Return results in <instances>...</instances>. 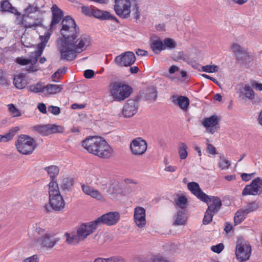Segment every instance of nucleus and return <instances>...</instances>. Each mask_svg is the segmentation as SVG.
Listing matches in <instances>:
<instances>
[{"label":"nucleus","mask_w":262,"mask_h":262,"mask_svg":"<svg viewBox=\"0 0 262 262\" xmlns=\"http://www.w3.org/2000/svg\"><path fill=\"white\" fill-rule=\"evenodd\" d=\"M34 128L42 136H48L57 133H62L64 131L62 126L55 124L39 125L35 126Z\"/></svg>","instance_id":"9b49d317"},{"label":"nucleus","mask_w":262,"mask_h":262,"mask_svg":"<svg viewBox=\"0 0 262 262\" xmlns=\"http://www.w3.org/2000/svg\"><path fill=\"white\" fill-rule=\"evenodd\" d=\"M107 262H126L125 260L120 256H112L107 258Z\"/></svg>","instance_id":"5fc2aeb1"},{"label":"nucleus","mask_w":262,"mask_h":262,"mask_svg":"<svg viewBox=\"0 0 262 262\" xmlns=\"http://www.w3.org/2000/svg\"><path fill=\"white\" fill-rule=\"evenodd\" d=\"M136 61V57L133 52L127 51L117 56L115 63L120 67H128L132 65Z\"/></svg>","instance_id":"9d476101"},{"label":"nucleus","mask_w":262,"mask_h":262,"mask_svg":"<svg viewBox=\"0 0 262 262\" xmlns=\"http://www.w3.org/2000/svg\"><path fill=\"white\" fill-rule=\"evenodd\" d=\"M7 107L13 117H18L22 115L21 111L18 109L13 103L8 104Z\"/></svg>","instance_id":"79ce46f5"},{"label":"nucleus","mask_w":262,"mask_h":262,"mask_svg":"<svg viewBox=\"0 0 262 262\" xmlns=\"http://www.w3.org/2000/svg\"><path fill=\"white\" fill-rule=\"evenodd\" d=\"M51 34L52 31H48L45 33L43 35H40L39 36L40 43L38 44L37 50L35 51L37 56H41L42 54L43 50L50 39Z\"/></svg>","instance_id":"4be33fe9"},{"label":"nucleus","mask_w":262,"mask_h":262,"mask_svg":"<svg viewBox=\"0 0 262 262\" xmlns=\"http://www.w3.org/2000/svg\"><path fill=\"white\" fill-rule=\"evenodd\" d=\"M251 246L245 240L238 239L236 243L235 254L236 259L239 262L248 260L251 254Z\"/></svg>","instance_id":"0eeeda50"},{"label":"nucleus","mask_w":262,"mask_h":262,"mask_svg":"<svg viewBox=\"0 0 262 262\" xmlns=\"http://www.w3.org/2000/svg\"><path fill=\"white\" fill-rule=\"evenodd\" d=\"M81 12L86 15H91L92 14V8L86 6H81Z\"/></svg>","instance_id":"13d9d810"},{"label":"nucleus","mask_w":262,"mask_h":262,"mask_svg":"<svg viewBox=\"0 0 262 262\" xmlns=\"http://www.w3.org/2000/svg\"><path fill=\"white\" fill-rule=\"evenodd\" d=\"M60 30L62 37L59 41L61 59L67 61L75 59L77 54L86 50L91 42V38L82 35L78 38L80 30L75 20L66 16L62 21Z\"/></svg>","instance_id":"f257e3e1"},{"label":"nucleus","mask_w":262,"mask_h":262,"mask_svg":"<svg viewBox=\"0 0 262 262\" xmlns=\"http://www.w3.org/2000/svg\"><path fill=\"white\" fill-rule=\"evenodd\" d=\"M254 88L258 91H262V83H255L253 85Z\"/></svg>","instance_id":"774afa93"},{"label":"nucleus","mask_w":262,"mask_h":262,"mask_svg":"<svg viewBox=\"0 0 262 262\" xmlns=\"http://www.w3.org/2000/svg\"><path fill=\"white\" fill-rule=\"evenodd\" d=\"M81 189L85 194L90 195L93 198L99 200L103 199L102 195L97 190L89 185L82 184Z\"/></svg>","instance_id":"393cba45"},{"label":"nucleus","mask_w":262,"mask_h":262,"mask_svg":"<svg viewBox=\"0 0 262 262\" xmlns=\"http://www.w3.org/2000/svg\"><path fill=\"white\" fill-rule=\"evenodd\" d=\"M152 262H169V261L162 255L158 254L154 256Z\"/></svg>","instance_id":"3c124183"},{"label":"nucleus","mask_w":262,"mask_h":262,"mask_svg":"<svg viewBox=\"0 0 262 262\" xmlns=\"http://www.w3.org/2000/svg\"><path fill=\"white\" fill-rule=\"evenodd\" d=\"M231 49L232 51L236 54L239 53L242 54H246V51L243 50L241 46L237 43H233L231 46Z\"/></svg>","instance_id":"09e8293b"},{"label":"nucleus","mask_w":262,"mask_h":262,"mask_svg":"<svg viewBox=\"0 0 262 262\" xmlns=\"http://www.w3.org/2000/svg\"><path fill=\"white\" fill-rule=\"evenodd\" d=\"M120 214L119 212H110L103 214L95 220L97 225L102 223L108 226H112L116 224L120 220Z\"/></svg>","instance_id":"ddd939ff"},{"label":"nucleus","mask_w":262,"mask_h":262,"mask_svg":"<svg viewBox=\"0 0 262 262\" xmlns=\"http://www.w3.org/2000/svg\"><path fill=\"white\" fill-rule=\"evenodd\" d=\"M239 97L242 99H244L245 98L252 100L254 98V92L251 87L246 84L244 86L241 88L238 91Z\"/></svg>","instance_id":"bb28decb"},{"label":"nucleus","mask_w":262,"mask_h":262,"mask_svg":"<svg viewBox=\"0 0 262 262\" xmlns=\"http://www.w3.org/2000/svg\"><path fill=\"white\" fill-rule=\"evenodd\" d=\"M163 50H172L174 49L177 46L176 41L173 39L170 38H167L165 39L163 42Z\"/></svg>","instance_id":"37998d69"},{"label":"nucleus","mask_w":262,"mask_h":262,"mask_svg":"<svg viewBox=\"0 0 262 262\" xmlns=\"http://www.w3.org/2000/svg\"><path fill=\"white\" fill-rule=\"evenodd\" d=\"M136 54L138 56H145L147 54V52L144 50H142V49H138L136 52Z\"/></svg>","instance_id":"338daca9"},{"label":"nucleus","mask_w":262,"mask_h":262,"mask_svg":"<svg viewBox=\"0 0 262 262\" xmlns=\"http://www.w3.org/2000/svg\"><path fill=\"white\" fill-rule=\"evenodd\" d=\"M59 240L60 238L56 237L55 234L47 232L43 236L39 238L37 242L42 247L51 249L53 248Z\"/></svg>","instance_id":"2eb2a0df"},{"label":"nucleus","mask_w":262,"mask_h":262,"mask_svg":"<svg viewBox=\"0 0 262 262\" xmlns=\"http://www.w3.org/2000/svg\"><path fill=\"white\" fill-rule=\"evenodd\" d=\"M13 83L16 88L18 89H22L25 88L27 84V81L24 76L19 75L14 77Z\"/></svg>","instance_id":"72a5a7b5"},{"label":"nucleus","mask_w":262,"mask_h":262,"mask_svg":"<svg viewBox=\"0 0 262 262\" xmlns=\"http://www.w3.org/2000/svg\"><path fill=\"white\" fill-rule=\"evenodd\" d=\"M257 208V206L254 202L251 203L246 205L244 208L241 209L245 214L247 215L249 213L256 210Z\"/></svg>","instance_id":"49530a36"},{"label":"nucleus","mask_w":262,"mask_h":262,"mask_svg":"<svg viewBox=\"0 0 262 262\" xmlns=\"http://www.w3.org/2000/svg\"><path fill=\"white\" fill-rule=\"evenodd\" d=\"M23 262H38L37 255H34L25 259Z\"/></svg>","instance_id":"0e129e2a"},{"label":"nucleus","mask_w":262,"mask_h":262,"mask_svg":"<svg viewBox=\"0 0 262 262\" xmlns=\"http://www.w3.org/2000/svg\"><path fill=\"white\" fill-rule=\"evenodd\" d=\"M147 144L145 140L140 137L133 140L130 144V148L135 155H142L147 150Z\"/></svg>","instance_id":"f8f14e48"},{"label":"nucleus","mask_w":262,"mask_h":262,"mask_svg":"<svg viewBox=\"0 0 262 262\" xmlns=\"http://www.w3.org/2000/svg\"><path fill=\"white\" fill-rule=\"evenodd\" d=\"M177 197L174 200L176 205L181 209L185 208L187 203V199L185 196L180 194H177Z\"/></svg>","instance_id":"ea45409f"},{"label":"nucleus","mask_w":262,"mask_h":262,"mask_svg":"<svg viewBox=\"0 0 262 262\" xmlns=\"http://www.w3.org/2000/svg\"><path fill=\"white\" fill-rule=\"evenodd\" d=\"M224 245L222 243H220L216 245L212 246L211 248V249L214 252L220 253L224 249Z\"/></svg>","instance_id":"603ef678"},{"label":"nucleus","mask_w":262,"mask_h":262,"mask_svg":"<svg viewBox=\"0 0 262 262\" xmlns=\"http://www.w3.org/2000/svg\"><path fill=\"white\" fill-rule=\"evenodd\" d=\"M145 213V209L140 206L137 207L134 209V222L139 228H143L146 225Z\"/></svg>","instance_id":"6ab92c4d"},{"label":"nucleus","mask_w":262,"mask_h":262,"mask_svg":"<svg viewBox=\"0 0 262 262\" xmlns=\"http://www.w3.org/2000/svg\"><path fill=\"white\" fill-rule=\"evenodd\" d=\"M74 183V179L71 178H64L61 180L60 187L63 190H69Z\"/></svg>","instance_id":"58836bf2"},{"label":"nucleus","mask_w":262,"mask_h":262,"mask_svg":"<svg viewBox=\"0 0 262 262\" xmlns=\"http://www.w3.org/2000/svg\"><path fill=\"white\" fill-rule=\"evenodd\" d=\"M49 203L55 211H60L64 207V201L61 194L49 196Z\"/></svg>","instance_id":"aec40b11"},{"label":"nucleus","mask_w":262,"mask_h":262,"mask_svg":"<svg viewBox=\"0 0 262 262\" xmlns=\"http://www.w3.org/2000/svg\"><path fill=\"white\" fill-rule=\"evenodd\" d=\"M39 56H37L36 51H35L31 53L29 59L24 58L23 57H18L16 58V61L18 64L21 66H25L28 64H30L33 66L36 63L37 59Z\"/></svg>","instance_id":"a878e982"},{"label":"nucleus","mask_w":262,"mask_h":262,"mask_svg":"<svg viewBox=\"0 0 262 262\" xmlns=\"http://www.w3.org/2000/svg\"><path fill=\"white\" fill-rule=\"evenodd\" d=\"M138 108V102L133 99H129L123 105L122 115L125 118L132 117L136 114Z\"/></svg>","instance_id":"dca6fc26"},{"label":"nucleus","mask_w":262,"mask_h":262,"mask_svg":"<svg viewBox=\"0 0 262 262\" xmlns=\"http://www.w3.org/2000/svg\"><path fill=\"white\" fill-rule=\"evenodd\" d=\"M52 12V19L51 23V28L54 25L58 24L62 19L63 13V12L56 5H54L51 8Z\"/></svg>","instance_id":"b1692460"},{"label":"nucleus","mask_w":262,"mask_h":262,"mask_svg":"<svg viewBox=\"0 0 262 262\" xmlns=\"http://www.w3.org/2000/svg\"><path fill=\"white\" fill-rule=\"evenodd\" d=\"M108 182V181L106 178L102 177L100 179H97L96 184L102 189H104V186L107 185Z\"/></svg>","instance_id":"8fccbe9b"},{"label":"nucleus","mask_w":262,"mask_h":262,"mask_svg":"<svg viewBox=\"0 0 262 262\" xmlns=\"http://www.w3.org/2000/svg\"><path fill=\"white\" fill-rule=\"evenodd\" d=\"M187 188L193 195L206 203H208L210 199H211L210 198H212V196H209L202 191L199 184L196 182H192L188 183Z\"/></svg>","instance_id":"4468645a"},{"label":"nucleus","mask_w":262,"mask_h":262,"mask_svg":"<svg viewBox=\"0 0 262 262\" xmlns=\"http://www.w3.org/2000/svg\"><path fill=\"white\" fill-rule=\"evenodd\" d=\"M37 108L42 114H47V107L45 103H39L37 105Z\"/></svg>","instance_id":"680f3d73"},{"label":"nucleus","mask_w":262,"mask_h":262,"mask_svg":"<svg viewBox=\"0 0 262 262\" xmlns=\"http://www.w3.org/2000/svg\"><path fill=\"white\" fill-rule=\"evenodd\" d=\"M110 95L114 100L121 102L129 97L133 89L123 83L115 82L110 85Z\"/></svg>","instance_id":"39448f33"},{"label":"nucleus","mask_w":262,"mask_h":262,"mask_svg":"<svg viewBox=\"0 0 262 262\" xmlns=\"http://www.w3.org/2000/svg\"><path fill=\"white\" fill-rule=\"evenodd\" d=\"M150 48L155 54H159L163 50V41L159 38L152 39L150 42Z\"/></svg>","instance_id":"7c9ffc66"},{"label":"nucleus","mask_w":262,"mask_h":262,"mask_svg":"<svg viewBox=\"0 0 262 262\" xmlns=\"http://www.w3.org/2000/svg\"><path fill=\"white\" fill-rule=\"evenodd\" d=\"M220 121V118L215 115H212L209 117L205 118L202 121L203 125L206 128L208 133L214 134L217 128Z\"/></svg>","instance_id":"f3484780"},{"label":"nucleus","mask_w":262,"mask_h":262,"mask_svg":"<svg viewBox=\"0 0 262 262\" xmlns=\"http://www.w3.org/2000/svg\"><path fill=\"white\" fill-rule=\"evenodd\" d=\"M0 11L4 12H9L17 16H20L21 13L17 9L13 7L8 0H2L0 3Z\"/></svg>","instance_id":"412c9836"},{"label":"nucleus","mask_w":262,"mask_h":262,"mask_svg":"<svg viewBox=\"0 0 262 262\" xmlns=\"http://www.w3.org/2000/svg\"><path fill=\"white\" fill-rule=\"evenodd\" d=\"M114 3V11L120 17H129L132 6L134 17L136 19L139 18L140 11L138 0H115Z\"/></svg>","instance_id":"7ed1b4c3"},{"label":"nucleus","mask_w":262,"mask_h":262,"mask_svg":"<svg viewBox=\"0 0 262 262\" xmlns=\"http://www.w3.org/2000/svg\"><path fill=\"white\" fill-rule=\"evenodd\" d=\"M39 10V8L37 6V4L33 3V4H28V5L24 10V14L22 16H25V18L30 16H33L32 14H34Z\"/></svg>","instance_id":"2f4dec72"},{"label":"nucleus","mask_w":262,"mask_h":262,"mask_svg":"<svg viewBox=\"0 0 262 262\" xmlns=\"http://www.w3.org/2000/svg\"><path fill=\"white\" fill-rule=\"evenodd\" d=\"M172 101L177 104L182 110L186 111L189 104V99L185 96H178L174 95L172 96Z\"/></svg>","instance_id":"cd10ccee"},{"label":"nucleus","mask_w":262,"mask_h":262,"mask_svg":"<svg viewBox=\"0 0 262 262\" xmlns=\"http://www.w3.org/2000/svg\"><path fill=\"white\" fill-rule=\"evenodd\" d=\"M253 174H254L253 173H243L241 174V178H242V180H243L245 182H247L252 179V177Z\"/></svg>","instance_id":"052dcab7"},{"label":"nucleus","mask_w":262,"mask_h":262,"mask_svg":"<svg viewBox=\"0 0 262 262\" xmlns=\"http://www.w3.org/2000/svg\"><path fill=\"white\" fill-rule=\"evenodd\" d=\"M219 67L216 65H206L201 67L200 71L206 73H214L218 71Z\"/></svg>","instance_id":"a18cd8bd"},{"label":"nucleus","mask_w":262,"mask_h":262,"mask_svg":"<svg viewBox=\"0 0 262 262\" xmlns=\"http://www.w3.org/2000/svg\"><path fill=\"white\" fill-rule=\"evenodd\" d=\"M220 162L219 163V166L222 170H226L229 168L231 165L230 162L224 157H220Z\"/></svg>","instance_id":"de8ad7c7"},{"label":"nucleus","mask_w":262,"mask_h":262,"mask_svg":"<svg viewBox=\"0 0 262 262\" xmlns=\"http://www.w3.org/2000/svg\"><path fill=\"white\" fill-rule=\"evenodd\" d=\"M49 196L60 194L58 185L56 181L51 180L49 184Z\"/></svg>","instance_id":"f704fd0d"},{"label":"nucleus","mask_w":262,"mask_h":262,"mask_svg":"<svg viewBox=\"0 0 262 262\" xmlns=\"http://www.w3.org/2000/svg\"><path fill=\"white\" fill-rule=\"evenodd\" d=\"M261 193H262V179L259 177L253 180L250 184L246 185L242 191L243 195H256Z\"/></svg>","instance_id":"1a4fd4ad"},{"label":"nucleus","mask_w":262,"mask_h":262,"mask_svg":"<svg viewBox=\"0 0 262 262\" xmlns=\"http://www.w3.org/2000/svg\"><path fill=\"white\" fill-rule=\"evenodd\" d=\"M97 226L95 220L81 224L78 227L76 233H65L66 242L69 244L75 245L83 241L96 230Z\"/></svg>","instance_id":"20e7f679"},{"label":"nucleus","mask_w":262,"mask_h":262,"mask_svg":"<svg viewBox=\"0 0 262 262\" xmlns=\"http://www.w3.org/2000/svg\"><path fill=\"white\" fill-rule=\"evenodd\" d=\"M63 89L62 85H58L55 84H48L45 85V96H50L60 93Z\"/></svg>","instance_id":"c85d7f7f"},{"label":"nucleus","mask_w":262,"mask_h":262,"mask_svg":"<svg viewBox=\"0 0 262 262\" xmlns=\"http://www.w3.org/2000/svg\"><path fill=\"white\" fill-rule=\"evenodd\" d=\"M177 168L178 167L176 166L169 165L167 163H165V166L164 170L167 172H173L177 170Z\"/></svg>","instance_id":"6e6d98bb"},{"label":"nucleus","mask_w":262,"mask_h":262,"mask_svg":"<svg viewBox=\"0 0 262 262\" xmlns=\"http://www.w3.org/2000/svg\"><path fill=\"white\" fill-rule=\"evenodd\" d=\"M48 110L53 115H57L60 113V109L59 107L51 105L48 107Z\"/></svg>","instance_id":"864d4df0"},{"label":"nucleus","mask_w":262,"mask_h":262,"mask_svg":"<svg viewBox=\"0 0 262 262\" xmlns=\"http://www.w3.org/2000/svg\"><path fill=\"white\" fill-rule=\"evenodd\" d=\"M17 151L25 155H31L36 148V143L31 137L21 135L15 142Z\"/></svg>","instance_id":"423d86ee"},{"label":"nucleus","mask_w":262,"mask_h":262,"mask_svg":"<svg viewBox=\"0 0 262 262\" xmlns=\"http://www.w3.org/2000/svg\"><path fill=\"white\" fill-rule=\"evenodd\" d=\"M246 215L241 209L237 210L234 217V225H237L241 223L245 220Z\"/></svg>","instance_id":"a19ab883"},{"label":"nucleus","mask_w":262,"mask_h":262,"mask_svg":"<svg viewBox=\"0 0 262 262\" xmlns=\"http://www.w3.org/2000/svg\"><path fill=\"white\" fill-rule=\"evenodd\" d=\"M0 84L5 85H7L8 84V80L4 76L3 71L1 69H0Z\"/></svg>","instance_id":"bf43d9fd"},{"label":"nucleus","mask_w":262,"mask_h":262,"mask_svg":"<svg viewBox=\"0 0 262 262\" xmlns=\"http://www.w3.org/2000/svg\"><path fill=\"white\" fill-rule=\"evenodd\" d=\"M174 223L173 224L176 226L185 225L187 216L184 211L180 210L177 212V214L173 217Z\"/></svg>","instance_id":"c756f323"},{"label":"nucleus","mask_w":262,"mask_h":262,"mask_svg":"<svg viewBox=\"0 0 262 262\" xmlns=\"http://www.w3.org/2000/svg\"><path fill=\"white\" fill-rule=\"evenodd\" d=\"M145 97L149 100L154 101L157 97V92L154 86H149L145 91Z\"/></svg>","instance_id":"c9c22d12"},{"label":"nucleus","mask_w":262,"mask_h":262,"mask_svg":"<svg viewBox=\"0 0 262 262\" xmlns=\"http://www.w3.org/2000/svg\"><path fill=\"white\" fill-rule=\"evenodd\" d=\"M207 150L209 154L215 155L217 154L215 147L210 143H207Z\"/></svg>","instance_id":"4d7b16f0"},{"label":"nucleus","mask_w":262,"mask_h":262,"mask_svg":"<svg viewBox=\"0 0 262 262\" xmlns=\"http://www.w3.org/2000/svg\"><path fill=\"white\" fill-rule=\"evenodd\" d=\"M178 56L180 59H181L184 61H188V57L184 54L183 52H179L178 53Z\"/></svg>","instance_id":"69168bd1"},{"label":"nucleus","mask_w":262,"mask_h":262,"mask_svg":"<svg viewBox=\"0 0 262 262\" xmlns=\"http://www.w3.org/2000/svg\"><path fill=\"white\" fill-rule=\"evenodd\" d=\"M95 73L92 70H86L84 71V76L86 78L90 79L94 76Z\"/></svg>","instance_id":"e2e57ef3"},{"label":"nucleus","mask_w":262,"mask_h":262,"mask_svg":"<svg viewBox=\"0 0 262 262\" xmlns=\"http://www.w3.org/2000/svg\"><path fill=\"white\" fill-rule=\"evenodd\" d=\"M210 199L208 203H207L208 208L203 220L204 225H207L212 221L213 216L219 211L222 206V202L219 198L212 196Z\"/></svg>","instance_id":"6e6552de"},{"label":"nucleus","mask_w":262,"mask_h":262,"mask_svg":"<svg viewBox=\"0 0 262 262\" xmlns=\"http://www.w3.org/2000/svg\"><path fill=\"white\" fill-rule=\"evenodd\" d=\"M17 130V127L11 128L9 132L4 135H1L2 142H7L10 141L15 135Z\"/></svg>","instance_id":"c03bdc74"},{"label":"nucleus","mask_w":262,"mask_h":262,"mask_svg":"<svg viewBox=\"0 0 262 262\" xmlns=\"http://www.w3.org/2000/svg\"><path fill=\"white\" fill-rule=\"evenodd\" d=\"M19 17L20 18L19 24H21L26 28H35L37 27L41 26L42 25V21L40 18H36L33 16H30L26 18L25 16L21 15L17 16V20H18Z\"/></svg>","instance_id":"a211bd4d"},{"label":"nucleus","mask_w":262,"mask_h":262,"mask_svg":"<svg viewBox=\"0 0 262 262\" xmlns=\"http://www.w3.org/2000/svg\"><path fill=\"white\" fill-rule=\"evenodd\" d=\"M91 15L96 18L103 20H117L116 17L111 14L110 12L100 10L96 8H92Z\"/></svg>","instance_id":"5701e85b"},{"label":"nucleus","mask_w":262,"mask_h":262,"mask_svg":"<svg viewBox=\"0 0 262 262\" xmlns=\"http://www.w3.org/2000/svg\"><path fill=\"white\" fill-rule=\"evenodd\" d=\"M44 169L47 172L48 175L51 179V180H54L53 179L56 177L59 171V168L55 165L46 167Z\"/></svg>","instance_id":"e433bc0d"},{"label":"nucleus","mask_w":262,"mask_h":262,"mask_svg":"<svg viewBox=\"0 0 262 262\" xmlns=\"http://www.w3.org/2000/svg\"><path fill=\"white\" fill-rule=\"evenodd\" d=\"M81 145L89 153L101 158H109L113 155L112 148L100 137H89L82 142Z\"/></svg>","instance_id":"f03ea898"},{"label":"nucleus","mask_w":262,"mask_h":262,"mask_svg":"<svg viewBox=\"0 0 262 262\" xmlns=\"http://www.w3.org/2000/svg\"><path fill=\"white\" fill-rule=\"evenodd\" d=\"M28 91L31 92L38 93H45V85L42 83L38 82L35 84L30 85L28 88Z\"/></svg>","instance_id":"4c0bfd02"},{"label":"nucleus","mask_w":262,"mask_h":262,"mask_svg":"<svg viewBox=\"0 0 262 262\" xmlns=\"http://www.w3.org/2000/svg\"><path fill=\"white\" fill-rule=\"evenodd\" d=\"M188 146L184 142H180L178 144V151L181 160L185 159L188 156Z\"/></svg>","instance_id":"473e14b6"}]
</instances>
